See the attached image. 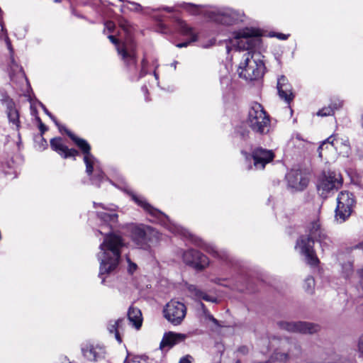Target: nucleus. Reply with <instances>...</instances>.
<instances>
[{"instance_id":"nucleus-1","label":"nucleus","mask_w":363,"mask_h":363,"mask_svg":"<svg viewBox=\"0 0 363 363\" xmlns=\"http://www.w3.org/2000/svg\"><path fill=\"white\" fill-rule=\"evenodd\" d=\"M261 33L259 30L245 28L236 35V43L239 50H247L243 55L238 72L240 77L247 81L257 80L264 75L265 66L260 52L251 51L260 43Z\"/></svg>"},{"instance_id":"nucleus-17","label":"nucleus","mask_w":363,"mask_h":363,"mask_svg":"<svg viewBox=\"0 0 363 363\" xmlns=\"http://www.w3.org/2000/svg\"><path fill=\"white\" fill-rule=\"evenodd\" d=\"M252 157L255 168L262 169L267 163L273 160L274 154L272 150L257 147L252 152Z\"/></svg>"},{"instance_id":"nucleus-12","label":"nucleus","mask_w":363,"mask_h":363,"mask_svg":"<svg viewBox=\"0 0 363 363\" xmlns=\"http://www.w3.org/2000/svg\"><path fill=\"white\" fill-rule=\"evenodd\" d=\"M184 262L194 268L201 270L206 268L209 260L208 257L196 250L190 249L185 251L183 254Z\"/></svg>"},{"instance_id":"nucleus-14","label":"nucleus","mask_w":363,"mask_h":363,"mask_svg":"<svg viewBox=\"0 0 363 363\" xmlns=\"http://www.w3.org/2000/svg\"><path fill=\"white\" fill-rule=\"evenodd\" d=\"M81 350L84 357L90 362H99L105 357V349L99 345L86 342L82 345Z\"/></svg>"},{"instance_id":"nucleus-11","label":"nucleus","mask_w":363,"mask_h":363,"mask_svg":"<svg viewBox=\"0 0 363 363\" xmlns=\"http://www.w3.org/2000/svg\"><path fill=\"white\" fill-rule=\"evenodd\" d=\"M280 329L292 333H300L303 334H313L320 330L318 325L307 322H287L281 321L278 323Z\"/></svg>"},{"instance_id":"nucleus-31","label":"nucleus","mask_w":363,"mask_h":363,"mask_svg":"<svg viewBox=\"0 0 363 363\" xmlns=\"http://www.w3.org/2000/svg\"><path fill=\"white\" fill-rule=\"evenodd\" d=\"M333 114V109L331 106L323 107L317 113L318 116H328Z\"/></svg>"},{"instance_id":"nucleus-16","label":"nucleus","mask_w":363,"mask_h":363,"mask_svg":"<svg viewBox=\"0 0 363 363\" xmlns=\"http://www.w3.org/2000/svg\"><path fill=\"white\" fill-rule=\"evenodd\" d=\"M289 186L296 191H303L308 184V178L300 170H291L286 174Z\"/></svg>"},{"instance_id":"nucleus-30","label":"nucleus","mask_w":363,"mask_h":363,"mask_svg":"<svg viewBox=\"0 0 363 363\" xmlns=\"http://www.w3.org/2000/svg\"><path fill=\"white\" fill-rule=\"evenodd\" d=\"M315 286V280L312 277H308L305 279L304 289L308 293H312Z\"/></svg>"},{"instance_id":"nucleus-2","label":"nucleus","mask_w":363,"mask_h":363,"mask_svg":"<svg viewBox=\"0 0 363 363\" xmlns=\"http://www.w3.org/2000/svg\"><path fill=\"white\" fill-rule=\"evenodd\" d=\"M124 246L122 238L114 233H107L104 236L103 242L100 245V252L97 255L100 262L99 276L104 284L105 274L114 272L118 266L121 249Z\"/></svg>"},{"instance_id":"nucleus-58","label":"nucleus","mask_w":363,"mask_h":363,"mask_svg":"<svg viewBox=\"0 0 363 363\" xmlns=\"http://www.w3.org/2000/svg\"><path fill=\"white\" fill-rule=\"evenodd\" d=\"M359 273L360 277H361L362 278H363V269H362V270H361Z\"/></svg>"},{"instance_id":"nucleus-40","label":"nucleus","mask_w":363,"mask_h":363,"mask_svg":"<svg viewBox=\"0 0 363 363\" xmlns=\"http://www.w3.org/2000/svg\"><path fill=\"white\" fill-rule=\"evenodd\" d=\"M272 36H276L277 38L280 40H286L288 38V35L283 34V33H277L274 35H272Z\"/></svg>"},{"instance_id":"nucleus-49","label":"nucleus","mask_w":363,"mask_h":363,"mask_svg":"<svg viewBox=\"0 0 363 363\" xmlns=\"http://www.w3.org/2000/svg\"><path fill=\"white\" fill-rule=\"evenodd\" d=\"M57 126L59 128L60 131L62 132V130H64L66 133V130H67V129L65 126H61L60 125Z\"/></svg>"},{"instance_id":"nucleus-28","label":"nucleus","mask_w":363,"mask_h":363,"mask_svg":"<svg viewBox=\"0 0 363 363\" xmlns=\"http://www.w3.org/2000/svg\"><path fill=\"white\" fill-rule=\"evenodd\" d=\"M195 245L201 247L204 250H206L209 254H211L213 256L218 257L221 259H226L227 255L224 252H219L215 247L212 245L206 244L201 239H196L194 240Z\"/></svg>"},{"instance_id":"nucleus-7","label":"nucleus","mask_w":363,"mask_h":363,"mask_svg":"<svg viewBox=\"0 0 363 363\" xmlns=\"http://www.w3.org/2000/svg\"><path fill=\"white\" fill-rule=\"evenodd\" d=\"M247 124L256 133L264 135L269 132L270 126L269 116L260 104L253 102L250 104Z\"/></svg>"},{"instance_id":"nucleus-5","label":"nucleus","mask_w":363,"mask_h":363,"mask_svg":"<svg viewBox=\"0 0 363 363\" xmlns=\"http://www.w3.org/2000/svg\"><path fill=\"white\" fill-rule=\"evenodd\" d=\"M120 26L125 33V39L120 42L115 36L108 35V38L113 43L127 67H135L137 63L136 45L131 35V28L129 23L126 21H121Z\"/></svg>"},{"instance_id":"nucleus-43","label":"nucleus","mask_w":363,"mask_h":363,"mask_svg":"<svg viewBox=\"0 0 363 363\" xmlns=\"http://www.w3.org/2000/svg\"><path fill=\"white\" fill-rule=\"evenodd\" d=\"M208 318L212 321L215 325H219L218 324V320L217 319H216L211 314H208L207 315Z\"/></svg>"},{"instance_id":"nucleus-3","label":"nucleus","mask_w":363,"mask_h":363,"mask_svg":"<svg viewBox=\"0 0 363 363\" xmlns=\"http://www.w3.org/2000/svg\"><path fill=\"white\" fill-rule=\"evenodd\" d=\"M308 231L309 233L308 235L301 236L297 240L296 247L300 249L301 253L305 256L308 264L315 266L319 260L313 249L314 242H318L322 247H325L330 245V240L325 235L318 219L309 223Z\"/></svg>"},{"instance_id":"nucleus-24","label":"nucleus","mask_w":363,"mask_h":363,"mask_svg":"<svg viewBox=\"0 0 363 363\" xmlns=\"http://www.w3.org/2000/svg\"><path fill=\"white\" fill-rule=\"evenodd\" d=\"M6 113L9 123L18 131L21 128L19 112L16 108L14 103L11 101L7 103Z\"/></svg>"},{"instance_id":"nucleus-4","label":"nucleus","mask_w":363,"mask_h":363,"mask_svg":"<svg viewBox=\"0 0 363 363\" xmlns=\"http://www.w3.org/2000/svg\"><path fill=\"white\" fill-rule=\"evenodd\" d=\"M269 346L274 349L269 357L272 363H286L301 353V347L288 337L272 336L269 338Z\"/></svg>"},{"instance_id":"nucleus-29","label":"nucleus","mask_w":363,"mask_h":363,"mask_svg":"<svg viewBox=\"0 0 363 363\" xmlns=\"http://www.w3.org/2000/svg\"><path fill=\"white\" fill-rule=\"evenodd\" d=\"M123 322L122 319H118V320H111L108 323V330L110 333H114L116 339L121 342V338L118 333V328L121 325V323Z\"/></svg>"},{"instance_id":"nucleus-36","label":"nucleus","mask_w":363,"mask_h":363,"mask_svg":"<svg viewBox=\"0 0 363 363\" xmlns=\"http://www.w3.org/2000/svg\"><path fill=\"white\" fill-rule=\"evenodd\" d=\"M127 261L128 262V271L130 274H132L136 271L137 267H138L137 264L132 262L129 258L127 259Z\"/></svg>"},{"instance_id":"nucleus-22","label":"nucleus","mask_w":363,"mask_h":363,"mask_svg":"<svg viewBox=\"0 0 363 363\" xmlns=\"http://www.w3.org/2000/svg\"><path fill=\"white\" fill-rule=\"evenodd\" d=\"M329 146L333 147L335 150H342V147L345 149L349 147V142L347 140L338 138L335 135H330L328 138L318 147L319 157H323L322 151L325 148H328Z\"/></svg>"},{"instance_id":"nucleus-33","label":"nucleus","mask_w":363,"mask_h":363,"mask_svg":"<svg viewBox=\"0 0 363 363\" xmlns=\"http://www.w3.org/2000/svg\"><path fill=\"white\" fill-rule=\"evenodd\" d=\"M250 347L246 345H242L238 347L236 352L242 356L247 355L250 352Z\"/></svg>"},{"instance_id":"nucleus-8","label":"nucleus","mask_w":363,"mask_h":363,"mask_svg":"<svg viewBox=\"0 0 363 363\" xmlns=\"http://www.w3.org/2000/svg\"><path fill=\"white\" fill-rule=\"evenodd\" d=\"M355 200L352 193L341 191L337 198L335 218L337 223H342L351 216Z\"/></svg>"},{"instance_id":"nucleus-18","label":"nucleus","mask_w":363,"mask_h":363,"mask_svg":"<svg viewBox=\"0 0 363 363\" xmlns=\"http://www.w3.org/2000/svg\"><path fill=\"white\" fill-rule=\"evenodd\" d=\"M94 206L95 208L96 206L101 207L106 211H99L97 212V216L100 220L103 222L105 225H109L112 228V225L117 223L118 221V214L115 212V206L109 205V206H105L103 203H96L94 202Z\"/></svg>"},{"instance_id":"nucleus-6","label":"nucleus","mask_w":363,"mask_h":363,"mask_svg":"<svg viewBox=\"0 0 363 363\" xmlns=\"http://www.w3.org/2000/svg\"><path fill=\"white\" fill-rule=\"evenodd\" d=\"M67 135L74 142L84 154V162L86 164V172L90 177L92 184L100 186L104 179V174L98 167V161L91 153V146L86 140L75 136L71 131L66 130Z\"/></svg>"},{"instance_id":"nucleus-9","label":"nucleus","mask_w":363,"mask_h":363,"mask_svg":"<svg viewBox=\"0 0 363 363\" xmlns=\"http://www.w3.org/2000/svg\"><path fill=\"white\" fill-rule=\"evenodd\" d=\"M207 13L211 21L223 25H231L242 21L241 13L229 8L212 9Z\"/></svg>"},{"instance_id":"nucleus-44","label":"nucleus","mask_w":363,"mask_h":363,"mask_svg":"<svg viewBox=\"0 0 363 363\" xmlns=\"http://www.w3.org/2000/svg\"><path fill=\"white\" fill-rule=\"evenodd\" d=\"M38 120L40 121V125H39L40 130L42 133H43L45 131L47 130V128H46L45 125L41 122L40 118H38Z\"/></svg>"},{"instance_id":"nucleus-39","label":"nucleus","mask_w":363,"mask_h":363,"mask_svg":"<svg viewBox=\"0 0 363 363\" xmlns=\"http://www.w3.org/2000/svg\"><path fill=\"white\" fill-rule=\"evenodd\" d=\"M128 2L134 6V8H133L134 11H140L142 10V6L139 4L135 3V2H131V1H128Z\"/></svg>"},{"instance_id":"nucleus-20","label":"nucleus","mask_w":363,"mask_h":363,"mask_svg":"<svg viewBox=\"0 0 363 363\" xmlns=\"http://www.w3.org/2000/svg\"><path fill=\"white\" fill-rule=\"evenodd\" d=\"M51 148L64 158L74 157L79 155V152L75 149H69L61 138H55L50 140Z\"/></svg>"},{"instance_id":"nucleus-21","label":"nucleus","mask_w":363,"mask_h":363,"mask_svg":"<svg viewBox=\"0 0 363 363\" xmlns=\"http://www.w3.org/2000/svg\"><path fill=\"white\" fill-rule=\"evenodd\" d=\"M186 337L187 335L183 333H177L171 331L165 333L160 342V348L162 350L164 348L170 349L174 345L184 342Z\"/></svg>"},{"instance_id":"nucleus-60","label":"nucleus","mask_w":363,"mask_h":363,"mask_svg":"<svg viewBox=\"0 0 363 363\" xmlns=\"http://www.w3.org/2000/svg\"><path fill=\"white\" fill-rule=\"evenodd\" d=\"M99 232L101 233V234H104V232L101 230H99Z\"/></svg>"},{"instance_id":"nucleus-26","label":"nucleus","mask_w":363,"mask_h":363,"mask_svg":"<svg viewBox=\"0 0 363 363\" xmlns=\"http://www.w3.org/2000/svg\"><path fill=\"white\" fill-rule=\"evenodd\" d=\"M188 291L196 300H204L208 302L218 303L217 298L208 295L205 291L201 290L195 285H189Z\"/></svg>"},{"instance_id":"nucleus-56","label":"nucleus","mask_w":363,"mask_h":363,"mask_svg":"<svg viewBox=\"0 0 363 363\" xmlns=\"http://www.w3.org/2000/svg\"><path fill=\"white\" fill-rule=\"evenodd\" d=\"M200 305H201V307L203 310H206V308H205V305H204L202 302H200Z\"/></svg>"},{"instance_id":"nucleus-27","label":"nucleus","mask_w":363,"mask_h":363,"mask_svg":"<svg viewBox=\"0 0 363 363\" xmlns=\"http://www.w3.org/2000/svg\"><path fill=\"white\" fill-rule=\"evenodd\" d=\"M128 320L136 328H140L143 323L142 313L140 309L130 306L128 311Z\"/></svg>"},{"instance_id":"nucleus-13","label":"nucleus","mask_w":363,"mask_h":363,"mask_svg":"<svg viewBox=\"0 0 363 363\" xmlns=\"http://www.w3.org/2000/svg\"><path fill=\"white\" fill-rule=\"evenodd\" d=\"M342 184V177L340 174L336 172H328L325 174L319 184L318 189L321 191V194L324 195L334 189H338Z\"/></svg>"},{"instance_id":"nucleus-47","label":"nucleus","mask_w":363,"mask_h":363,"mask_svg":"<svg viewBox=\"0 0 363 363\" xmlns=\"http://www.w3.org/2000/svg\"><path fill=\"white\" fill-rule=\"evenodd\" d=\"M252 363H272L270 359H269L267 361H258V360H254Z\"/></svg>"},{"instance_id":"nucleus-41","label":"nucleus","mask_w":363,"mask_h":363,"mask_svg":"<svg viewBox=\"0 0 363 363\" xmlns=\"http://www.w3.org/2000/svg\"><path fill=\"white\" fill-rule=\"evenodd\" d=\"M346 267H347L346 277H348L352 272V266L350 263H348L347 264H346Z\"/></svg>"},{"instance_id":"nucleus-52","label":"nucleus","mask_w":363,"mask_h":363,"mask_svg":"<svg viewBox=\"0 0 363 363\" xmlns=\"http://www.w3.org/2000/svg\"><path fill=\"white\" fill-rule=\"evenodd\" d=\"M53 122L56 124V125H59V123L57 122V119L52 115V117H50Z\"/></svg>"},{"instance_id":"nucleus-10","label":"nucleus","mask_w":363,"mask_h":363,"mask_svg":"<svg viewBox=\"0 0 363 363\" xmlns=\"http://www.w3.org/2000/svg\"><path fill=\"white\" fill-rule=\"evenodd\" d=\"M164 317L172 325H179L184 320L186 314V306L179 301L172 300L163 309Z\"/></svg>"},{"instance_id":"nucleus-51","label":"nucleus","mask_w":363,"mask_h":363,"mask_svg":"<svg viewBox=\"0 0 363 363\" xmlns=\"http://www.w3.org/2000/svg\"><path fill=\"white\" fill-rule=\"evenodd\" d=\"M53 122L56 124V125H59V123L57 122V119L52 115V117H50Z\"/></svg>"},{"instance_id":"nucleus-34","label":"nucleus","mask_w":363,"mask_h":363,"mask_svg":"<svg viewBox=\"0 0 363 363\" xmlns=\"http://www.w3.org/2000/svg\"><path fill=\"white\" fill-rule=\"evenodd\" d=\"M123 363H147L145 359L139 357L126 358Z\"/></svg>"},{"instance_id":"nucleus-32","label":"nucleus","mask_w":363,"mask_h":363,"mask_svg":"<svg viewBox=\"0 0 363 363\" xmlns=\"http://www.w3.org/2000/svg\"><path fill=\"white\" fill-rule=\"evenodd\" d=\"M184 7L192 14L199 13V7L197 5L184 3Z\"/></svg>"},{"instance_id":"nucleus-54","label":"nucleus","mask_w":363,"mask_h":363,"mask_svg":"<svg viewBox=\"0 0 363 363\" xmlns=\"http://www.w3.org/2000/svg\"><path fill=\"white\" fill-rule=\"evenodd\" d=\"M240 134L241 138H245V135L247 134V133L243 132V133H240Z\"/></svg>"},{"instance_id":"nucleus-42","label":"nucleus","mask_w":363,"mask_h":363,"mask_svg":"<svg viewBox=\"0 0 363 363\" xmlns=\"http://www.w3.org/2000/svg\"><path fill=\"white\" fill-rule=\"evenodd\" d=\"M358 347L359 352L363 354V335L359 338Z\"/></svg>"},{"instance_id":"nucleus-35","label":"nucleus","mask_w":363,"mask_h":363,"mask_svg":"<svg viewBox=\"0 0 363 363\" xmlns=\"http://www.w3.org/2000/svg\"><path fill=\"white\" fill-rule=\"evenodd\" d=\"M342 106V101L339 99H335L333 101L331 102L330 104V106H331L333 109V111L335 110H337L340 108H341Z\"/></svg>"},{"instance_id":"nucleus-19","label":"nucleus","mask_w":363,"mask_h":363,"mask_svg":"<svg viewBox=\"0 0 363 363\" xmlns=\"http://www.w3.org/2000/svg\"><path fill=\"white\" fill-rule=\"evenodd\" d=\"M277 90L279 97L286 103L290 104L294 98L291 85L289 83L287 78L281 76L277 82Z\"/></svg>"},{"instance_id":"nucleus-23","label":"nucleus","mask_w":363,"mask_h":363,"mask_svg":"<svg viewBox=\"0 0 363 363\" xmlns=\"http://www.w3.org/2000/svg\"><path fill=\"white\" fill-rule=\"evenodd\" d=\"M132 199L138 206L142 207L147 213H148L152 216L160 220L168 218L167 216L164 213L152 206L143 197L133 194Z\"/></svg>"},{"instance_id":"nucleus-15","label":"nucleus","mask_w":363,"mask_h":363,"mask_svg":"<svg viewBox=\"0 0 363 363\" xmlns=\"http://www.w3.org/2000/svg\"><path fill=\"white\" fill-rule=\"evenodd\" d=\"M154 231L149 227L133 225L130 227V235L137 245L143 247L150 241V235Z\"/></svg>"},{"instance_id":"nucleus-57","label":"nucleus","mask_w":363,"mask_h":363,"mask_svg":"<svg viewBox=\"0 0 363 363\" xmlns=\"http://www.w3.org/2000/svg\"><path fill=\"white\" fill-rule=\"evenodd\" d=\"M154 76H155V77L156 78V79H158V74L156 73V72H155V71H154Z\"/></svg>"},{"instance_id":"nucleus-37","label":"nucleus","mask_w":363,"mask_h":363,"mask_svg":"<svg viewBox=\"0 0 363 363\" xmlns=\"http://www.w3.org/2000/svg\"><path fill=\"white\" fill-rule=\"evenodd\" d=\"M115 28V24L112 21H107L105 23V28L107 29L109 32H112Z\"/></svg>"},{"instance_id":"nucleus-48","label":"nucleus","mask_w":363,"mask_h":363,"mask_svg":"<svg viewBox=\"0 0 363 363\" xmlns=\"http://www.w3.org/2000/svg\"><path fill=\"white\" fill-rule=\"evenodd\" d=\"M43 108L45 111V113L49 116L50 117H52V114L48 111V110L45 107V106H43Z\"/></svg>"},{"instance_id":"nucleus-46","label":"nucleus","mask_w":363,"mask_h":363,"mask_svg":"<svg viewBox=\"0 0 363 363\" xmlns=\"http://www.w3.org/2000/svg\"><path fill=\"white\" fill-rule=\"evenodd\" d=\"M141 66L143 68H146L147 66V61L145 58H143L142 62H141Z\"/></svg>"},{"instance_id":"nucleus-61","label":"nucleus","mask_w":363,"mask_h":363,"mask_svg":"<svg viewBox=\"0 0 363 363\" xmlns=\"http://www.w3.org/2000/svg\"><path fill=\"white\" fill-rule=\"evenodd\" d=\"M119 1L124 2L125 0H118Z\"/></svg>"},{"instance_id":"nucleus-50","label":"nucleus","mask_w":363,"mask_h":363,"mask_svg":"<svg viewBox=\"0 0 363 363\" xmlns=\"http://www.w3.org/2000/svg\"><path fill=\"white\" fill-rule=\"evenodd\" d=\"M163 9L169 13L173 11V9L170 7H164Z\"/></svg>"},{"instance_id":"nucleus-59","label":"nucleus","mask_w":363,"mask_h":363,"mask_svg":"<svg viewBox=\"0 0 363 363\" xmlns=\"http://www.w3.org/2000/svg\"><path fill=\"white\" fill-rule=\"evenodd\" d=\"M235 363H241V361L240 359H237Z\"/></svg>"},{"instance_id":"nucleus-45","label":"nucleus","mask_w":363,"mask_h":363,"mask_svg":"<svg viewBox=\"0 0 363 363\" xmlns=\"http://www.w3.org/2000/svg\"><path fill=\"white\" fill-rule=\"evenodd\" d=\"M146 74H147L146 68L141 67V70H140V72L139 78L143 77Z\"/></svg>"},{"instance_id":"nucleus-53","label":"nucleus","mask_w":363,"mask_h":363,"mask_svg":"<svg viewBox=\"0 0 363 363\" xmlns=\"http://www.w3.org/2000/svg\"><path fill=\"white\" fill-rule=\"evenodd\" d=\"M177 61H174V62L171 64L172 67H173L174 69H176V67H177Z\"/></svg>"},{"instance_id":"nucleus-38","label":"nucleus","mask_w":363,"mask_h":363,"mask_svg":"<svg viewBox=\"0 0 363 363\" xmlns=\"http://www.w3.org/2000/svg\"><path fill=\"white\" fill-rule=\"evenodd\" d=\"M191 359L192 357L191 356L186 355L182 357L179 363H191Z\"/></svg>"},{"instance_id":"nucleus-25","label":"nucleus","mask_w":363,"mask_h":363,"mask_svg":"<svg viewBox=\"0 0 363 363\" xmlns=\"http://www.w3.org/2000/svg\"><path fill=\"white\" fill-rule=\"evenodd\" d=\"M178 24H179V28L180 32L183 35H189L191 37V40L189 41L184 42V43H178L177 45V47L180 48H184V47L188 46L190 44V43L194 42L196 40V39H197L196 35L193 31V28L191 27H190L189 25H187L186 22H184L183 21H180V20L179 21Z\"/></svg>"},{"instance_id":"nucleus-55","label":"nucleus","mask_w":363,"mask_h":363,"mask_svg":"<svg viewBox=\"0 0 363 363\" xmlns=\"http://www.w3.org/2000/svg\"><path fill=\"white\" fill-rule=\"evenodd\" d=\"M142 90H143V92L147 93V86H143V87H142Z\"/></svg>"}]
</instances>
